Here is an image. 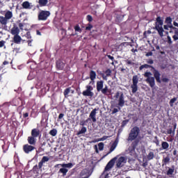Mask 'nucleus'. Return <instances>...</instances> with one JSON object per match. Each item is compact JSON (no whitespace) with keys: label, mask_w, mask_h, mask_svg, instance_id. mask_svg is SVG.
<instances>
[{"label":"nucleus","mask_w":178,"mask_h":178,"mask_svg":"<svg viewBox=\"0 0 178 178\" xmlns=\"http://www.w3.org/2000/svg\"><path fill=\"white\" fill-rule=\"evenodd\" d=\"M163 21L161 19V17H158L156 18V25L154 27V30H156L158 31L159 35L160 37H163Z\"/></svg>","instance_id":"obj_1"},{"label":"nucleus","mask_w":178,"mask_h":178,"mask_svg":"<svg viewBox=\"0 0 178 178\" xmlns=\"http://www.w3.org/2000/svg\"><path fill=\"white\" fill-rule=\"evenodd\" d=\"M13 17V13H12V11H7L4 15V17L0 16V24H1L2 26H6L9 20H10V19H12Z\"/></svg>","instance_id":"obj_2"},{"label":"nucleus","mask_w":178,"mask_h":178,"mask_svg":"<svg viewBox=\"0 0 178 178\" xmlns=\"http://www.w3.org/2000/svg\"><path fill=\"white\" fill-rule=\"evenodd\" d=\"M138 134H140V128L138 127H134L129 133L127 141H133L136 140V138L138 137Z\"/></svg>","instance_id":"obj_3"},{"label":"nucleus","mask_w":178,"mask_h":178,"mask_svg":"<svg viewBox=\"0 0 178 178\" xmlns=\"http://www.w3.org/2000/svg\"><path fill=\"white\" fill-rule=\"evenodd\" d=\"M144 76L147 77L145 81L147 82L152 88H154V87H155V78L154 76H152V74L149 72H145Z\"/></svg>","instance_id":"obj_4"},{"label":"nucleus","mask_w":178,"mask_h":178,"mask_svg":"<svg viewBox=\"0 0 178 178\" xmlns=\"http://www.w3.org/2000/svg\"><path fill=\"white\" fill-rule=\"evenodd\" d=\"M114 97L118 99V106L121 108L124 106V95L122 92H117Z\"/></svg>","instance_id":"obj_5"},{"label":"nucleus","mask_w":178,"mask_h":178,"mask_svg":"<svg viewBox=\"0 0 178 178\" xmlns=\"http://www.w3.org/2000/svg\"><path fill=\"white\" fill-rule=\"evenodd\" d=\"M137 84H138V76L135 75L132 78V84L131 85L133 94H136V92H137V90H138V86Z\"/></svg>","instance_id":"obj_6"},{"label":"nucleus","mask_w":178,"mask_h":178,"mask_svg":"<svg viewBox=\"0 0 178 178\" xmlns=\"http://www.w3.org/2000/svg\"><path fill=\"white\" fill-rule=\"evenodd\" d=\"M92 90H94L92 86L88 85V86H86V90H84L82 92V94H83V95H84V97H94V92H92Z\"/></svg>","instance_id":"obj_7"},{"label":"nucleus","mask_w":178,"mask_h":178,"mask_svg":"<svg viewBox=\"0 0 178 178\" xmlns=\"http://www.w3.org/2000/svg\"><path fill=\"white\" fill-rule=\"evenodd\" d=\"M50 15L51 13H49V11L42 10L38 14V20H47Z\"/></svg>","instance_id":"obj_8"},{"label":"nucleus","mask_w":178,"mask_h":178,"mask_svg":"<svg viewBox=\"0 0 178 178\" xmlns=\"http://www.w3.org/2000/svg\"><path fill=\"white\" fill-rule=\"evenodd\" d=\"M96 116H97V108H95L90 112L89 118L86 120V122H88V120H91L92 119V122L95 123V122H97Z\"/></svg>","instance_id":"obj_9"},{"label":"nucleus","mask_w":178,"mask_h":178,"mask_svg":"<svg viewBox=\"0 0 178 178\" xmlns=\"http://www.w3.org/2000/svg\"><path fill=\"white\" fill-rule=\"evenodd\" d=\"M126 162H127V159H126V157L124 156H121L118 159V160L117 161V168H122V166L124 165V163H126Z\"/></svg>","instance_id":"obj_10"},{"label":"nucleus","mask_w":178,"mask_h":178,"mask_svg":"<svg viewBox=\"0 0 178 178\" xmlns=\"http://www.w3.org/2000/svg\"><path fill=\"white\" fill-rule=\"evenodd\" d=\"M117 160L118 156L114 157L113 159H111L106 165L105 170H111V169L113 168V165H115V162H116Z\"/></svg>","instance_id":"obj_11"},{"label":"nucleus","mask_w":178,"mask_h":178,"mask_svg":"<svg viewBox=\"0 0 178 178\" xmlns=\"http://www.w3.org/2000/svg\"><path fill=\"white\" fill-rule=\"evenodd\" d=\"M152 70L154 79H156L157 83H162V81H161V73H159V71L156 70L154 67H152Z\"/></svg>","instance_id":"obj_12"},{"label":"nucleus","mask_w":178,"mask_h":178,"mask_svg":"<svg viewBox=\"0 0 178 178\" xmlns=\"http://www.w3.org/2000/svg\"><path fill=\"white\" fill-rule=\"evenodd\" d=\"M112 74V70L108 69L104 72V74H102L103 80H108V77L111 76Z\"/></svg>","instance_id":"obj_13"},{"label":"nucleus","mask_w":178,"mask_h":178,"mask_svg":"<svg viewBox=\"0 0 178 178\" xmlns=\"http://www.w3.org/2000/svg\"><path fill=\"white\" fill-rule=\"evenodd\" d=\"M35 149L33 146L29 145H24L23 146V149L26 154H29Z\"/></svg>","instance_id":"obj_14"},{"label":"nucleus","mask_w":178,"mask_h":178,"mask_svg":"<svg viewBox=\"0 0 178 178\" xmlns=\"http://www.w3.org/2000/svg\"><path fill=\"white\" fill-rule=\"evenodd\" d=\"M11 34H13V35H19V33H20V30L19 29V28L16 26H14L11 31H10Z\"/></svg>","instance_id":"obj_15"},{"label":"nucleus","mask_w":178,"mask_h":178,"mask_svg":"<svg viewBox=\"0 0 178 178\" xmlns=\"http://www.w3.org/2000/svg\"><path fill=\"white\" fill-rule=\"evenodd\" d=\"M104 88V81H99L97 82V90L98 92L101 91Z\"/></svg>","instance_id":"obj_16"},{"label":"nucleus","mask_w":178,"mask_h":178,"mask_svg":"<svg viewBox=\"0 0 178 178\" xmlns=\"http://www.w3.org/2000/svg\"><path fill=\"white\" fill-rule=\"evenodd\" d=\"M13 41L15 44H20V42H22V37L19 35H14Z\"/></svg>","instance_id":"obj_17"},{"label":"nucleus","mask_w":178,"mask_h":178,"mask_svg":"<svg viewBox=\"0 0 178 178\" xmlns=\"http://www.w3.org/2000/svg\"><path fill=\"white\" fill-rule=\"evenodd\" d=\"M40 136V130H38V129H33L31 131V136L32 137H38Z\"/></svg>","instance_id":"obj_18"},{"label":"nucleus","mask_w":178,"mask_h":178,"mask_svg":"<svg viewBox=\"0 0 178 178\" xmlns=\"http://www.w3.org/2000/svg\"><path fill=\"white\" fill-rule=\"evenodd\" d=\"M28 143L31 145H34L35 144V138L34 136L28 137Z\"/></svg>","instance_id":"obj_19"},{"label":"nucleus","mask_w":178,"mask_h":178,"mask_svg":"<svg viewBox=\"0 0 178 178\" xmlns=\"http://www.w3.org/2000/svg\"><path fill=\"white\" fill-rule=\"evenodd\" d=\"M56 67L58 69H60V70H62V69L65 67V64L62 61L58 60L56 63Z\"/></svg>","instance_id":"obj_20"},{"label":"nucleus","mask_w":178,"mask_h":178,"mask_svg":"<svg viewBox=\"0 0 178 178\" xmlns=\"http://www.w3.org/2000/svg\"><path fill=\"white\" fill-rule=\"evenodd\" d=\"M175 173V166H172L171 168H169L167 171V176H170V177Z\"/></svg>","instance_id":"obj_21"},{"label":"nucleus","mask_w":178,"mask_h":178,"mask_svg":"<svg viewBox=\"0 0 178 178\" xmlns=\"http://www.w3.org/2000/svg\"><path fill=\"white\" fill-rule=\"evenodd\" d=\"M97 77V73L95 71H90V79L92 81H94L95 79Z\"/></svg>","instance_id":"obj_22"},{"label":"nucleus","mask_w":178,"mask_h":178,"mask_svg":"<svg viewBox=\"0 0 178 178\" xmlns=\"http://www.w3.org/2000/svg\"><path fill=\"white\" fill-rule=\"evenodd\" d=\"M165 23L166 24L168 25L169 28H172V19L170 18V17H168L166 19H165Z\"/></svg>","instance_id":"obj_23"},{"label":"nucleus","mask_w":178,"mask_h":178,"mask_svg":"<svg viewBox=\"0 0 178 178\" xmlns=\"http://www.w3.org/2000/svg\"><path fill=\"white\" fill-rule=\"evenodd\" d=\"M22 6L24 9H31V8L30 7V3L29 1H24L22 3Z\"/></svg>","instance_id":"obj_24"},{"label":"nucleus","mask_w":178,"mask_h":178,"mask_svg":"<svg viewBox=\"0 0 178 178\" xmlns=\"http://www.w3.org/2000/svg\"><path fill=\"white\" fill-rule=\"evenodd\" d=\"M161 147L163 149H168L169 148V143L168 142H162Z\"/></svg>","instance_id":"obj_25"},{"label":"nucleus","mask_w":178,"mask_h":178,"mask_svg":"<svg viewBox=\"0 0 178 178\" xmlns=\"http://www.w3.org/2000/svg\"><path fill=\"white\" fill-rule=\"evenodd\" d=\"M49 134H50V136L55 137V136H56V134H58V130H56V129H53L52 130H51L49 131Z\"/></svg>","instance_id":"obj_26"},{"label":"nucleus","mask_w":178,"mask_h":178,"mask_svg":"<svg viewBox=\"0 0 178 178\" xmlns=\"http://www.w3.org/2000/svg\"><path fill=\"white\" fill-rule=\"evenodd\" d=\"M149 67H152H152H152V66H151V65H148V64H145V65H142L139 67V69H140V70H143V69H144V68H145V69H149Z\"/></svg>","instance_id":"obj_27"},{"label":"nucleus","mask_w":178,"mask_h":178,"mask_svg":"<svg viewBox=\"0 0 178 178\" xmlns=\"http://www.w3.org/2000/svg\"><path fill=\"white\" fill-rule=\"evenodd\" d=\"M87 132V128L82 127V129L77 133V136H80V134H84Z\"/></svg>","instance_id":"obj_28"},{"label":"nucleus","mask_w":178,"mask_h":178,"mask_svg":"<svg viewBox=\"0 0 178 178\" xmlns=\"http://www.w3.org/2000/svg\"><path fill=\"white\" fill-rule=\"evenodd\" d=\"M154 157L155 154H154V152H150L147 155V159H149V161H151V159H154Z\"/></svg>","instance_id":"obj_29"},{"label":"nucleus","mask_w":178,"mask_h":178,"mask_svg":"<svg viewBox=\"0 0 178 178\" xmlns=\"http://www.w3.org/2000/svg\"><path fill=\"white\" fill-rule=\"evenodd\" d=\"M48 3V0H39V4L41 6H45Z\"/></svg>","instance_id":"obj_30"},{"label":"nucleus","mask_w":178,"mask_h":178,"mask_svg":"<svg viewBox=\"0 0 178 178\" xmlns=\"http://www.w3.org/2000/svg\"><path fill=\"white\" fill-rule=\"evenodd\" d=\"M67 169L65 168H62L60 169L59 172H60V173H63V176H66V173H67Z\"/></svg>","instance_id":"obj_31"},{"label":"nucleus","mask_w":178,"mask_h":178,"mask_svg":"<svg viewBox=\"0 0 178 178\" xmlns=\"http://www.w3.org/2000/svg\"><path fill=\"white\" fill-rule=\"evenodd\" d=\"M135 149H136V147L133 144L128 149V150L129 151V152H131V154H133Z\"/></svg>","instance_id":"obj_32"},{"label":"nucleus","mask_w":178,"mask_h":178,"mask_svg":"<svg viewBox=\"0 0 178 178\" xmlns=\"http://www.w3.org/2000/svg\"><path fill=\"white\" fill-rule=\"evenodd\" d=\"M62 168H72L73 166V164L72 163H69L67 164H60Z\"/></svg>","instance_id":"obj_33"},{"label":"nucleus","mask_w":178,"mask_h":178,"mask_svg":"<svg viewBox=\"0 0 178 178\" xmlns=\"http://www.w3.org/2000/svg\"><path fill=\"white\" fill-rule=\"evenodd\" d=\"M176 101H177V97H173L171 99L170 101V106H173V104H175Z\"/></svg>","instance_id":"obj_34"},{"label":"nucleus","mask_w":178,"mask_h":178,"mask_svg":"<svg viewBox=\"0 0 178 178\" xmlns=\"http://www.w3.org/2000/svg\"><path fill=\"white\" fill-rule=\"evenodd\" d=\"M71 90L70 88H68L67 89L65 90L64 91V95L65 97V98H67V95H69V93L70 92Z\"/></svg>","instance_id":"obj_35"},{"label":"nucleus","mask_w":178,"mask_h":178,"mask_svg":"<svg viewBox=\"0 0 178 178\" xmlns=\"http://www.w3.org/2000/svg\"><path fill=\"white\" fill-rule=\"evenodd\" d=\"M101 92H102V94H104V95H106V94L108 93V86H105L104 88H102L101 90Z\"/></svg>","instance_id":"obj_36"},{"label":"nucleus","mask_w":178,"mask_h":178,"mask_svg":"<svg viewBox=\"0 0 178 178\" xmlns=\"http://www.w3.org/2000/svg\"><path fill=\"white\" fill-rule=\"evenodd\" d=\"M170 161V158L169 156H166L163 159V163H165V165H166V163H169Z\"/></svg>","instance_id":"obj_37"},{"label":"nucleus","mask_w":178,"mask_h":178,"mask_svg":"<svg viewBox=\"0 0 178 178\" xmlns=\"http://www.w3.org/2000/svg\"><path fill=\"white\" fill-rule=\"evenodd\" d=\"M176 129V125H175V127H174V130L173 129L170 128V129L168 130L167 133L168 134H173V136L175 135V129Z\"/></svg>","instance_id":"obj_38"},{"label":"nucleus","mask_w":178,"mask_h":178,"mask_svg":"<svg viewBox=\"0 0 178 178\" xmlns=\"http://www.w3.org/2000/svg\"><path fill=\"white\" fill-rule=\"evenodd\" d=\"M172 38H173L174 41H177V40H178V32L177 31L175 32V35H172Z\"/></svg>","instance_id":"obj_39"},{"label":"nucleus","mask_w":178,"mask_h":178,"mask_svg":"<svg viewBox=\"0 0 178 178\" xmlns=\"http://www.w3.org/2000/svg\"><path fill=\"white\" fill-rule=\"evenodd\" d=\"M48 161H49V158H48V156H43L41 160L43 163H45V162H48Z\"/></svg>","instance_id":"obj_40"},{"label":"nucleus","mask_w":178,"mask_h":178,"mask_svg":"<svg viewBox=\"0 0 178 178\" xmlns=\"http://www.w3.org/2000/svg\"><path fill=\"white\" fill-rule=\"evenodd\" d=\"M99 151H102L104 149V143H99L98 144Z\"/></svg>","instance_id":"obj_41"},{"label":"nucleus","mask_w":178,"mask_h":178,"mask_svg":"<svg viewBox=\"0 0 178 178\" xmlns=\"http://www.w3.org/2000/svg\"><path fill=\"white\" fill-rule=\"evenodd\" d=\"M115 148H116V143H114L111 145V148H110V152H112L113 151H114V150H115Z\"/></svg>","instance_id":"obj_42"},{"label":"nucleus","mask_w":178,"mask_h":178,"mask_svg":"<svg viewBox=\"0 0 178 178\" xmlns=\"http://www.w3.org/2000/svg\"><path fill=\"white\" fill-rule=\"evenodd\" d=\"M75 31H78L79 33H81V28L79 25L75 26L74 27Z\"/></svg>","instance_id":"obj_43"},{"label":"nucleus","mask_w":178,"mask_h":178,"mask_svg":"<svg viewBox=\"0 0 178 178\" xmlns=\"http://www.w3.org/2000/svg\"><path fill=\"white\" fill-rule=\"evenodd\" d=\"M109 136H104L102 138L98 139V141H105L107 138H108Z\"/></svg>","instance_id":"obj_44"},{"label":"nucleus","mask_w":178,"mask_h":178,"mask_svg":"<svg viewBox=\"0 0 178 178\" xmlns=\"http://www.w3.org/2000/svg\"><path fill=\"white\" fill-rule=\"evenodd\" d=\"M167 42H168V43L170 44H172V38H171L170 36H169V35L167 36Z\"/></svg>","instance_id":"obj_45"},{"label":"nucleus","mask_w":178,"mask_h":178,"mask_svg":"<svg viewBox=\"0 0 178 178\" xmlns=\"http://www.w3.org/2000/svg\"><path fill=\"white\" fill-rule=\"evenodd\" d=\"M161 81H163V83H168V81H169V79L166 77H163Z\"/></svg>","instance_id":"obj_46"},{"label":"nucleus","mask_w":178,"mask_h":178,"mask_svg":"<svg viewBox=\"0 0 178 178\" xmlns=\"http://www.w3.org/2000/svg\"><path fill=\"white\" fill-rule=\"evenodd\" d=\"M147 34H151V31H145V32H144L143 35H144V37H145V38H147Z\"/></svg>","instance_id":"obj_47"},{"label":"nucleus","mask_w":178,"mask_h":178,"mask_svg":"<svg viewBox=\"0 0 178 178\" xmlns=\"http://www.w3.org/2000/svg\"><path fill=\"white\" fill-rule=\"evenodd\" d=\"M147 63H148L149 65H152V64H154V60H151V59L147 60Z\"/></svg>","instance_id":"obj_48"},{"label":"nucleus","mask_w":178,"mask_h":178,"mask_svg":"<svg viewBox=\"0 0 178 178\" xmlns=\"http://www.w3.org/2000/svg\"><path fill=\"white\" fill-rule=\"evenodd\" d=\"M87 19L88 22H92V17L91 15H88Z\"/></svg>","instance_id":"obj_49"},{"label":"nucleus","mask_w":178,"mask_h":178,"mask_svg":"<svg viewBox=\"0 0 178 178\" xmlns=\"http://www.w3.org/2000/svg\"><path fill=\"white\" fill-rule=\"evenodd\" d=\"M5 45V41L1 40L0 41V48H2Z\"/></svg>","instance_id":"obj_50"},{"label":"nucleus","mask_w":178,"mask_h":178,"mask_svg":"<svg viewBox=\"0 0 178 178\" xmlns=\"http://www.w3.org/2000/svg\"><path fill=\"white\" fill-rule=\"evenodd\" d=\"M44 162L41 161L38 163V168L39 169H41V168H42V165H43Z\"/></svg>","instance_id":"obj_51"},{"label":"nucleus","mask_w":178,"mask_h":178,"mask_svg":"<svg viewBox=\"0 0 178 178\" xmlns=\"http://www.w3.org/2000/svg\"><path fill=\"white\" fill-rule=\"evenodd\" d=\"M92 29V25L89 24L88 26H86V30H91Z\"/></svg>","instance_id":"obj_52"},{"label":"nucleus","mask_w":178,"mask_h":178,"mask_svg":"<svg viewBox=\"0 0 178 178\" xmlns=\"http://www.w3.org/2000/svg\"><path fill=\"white\" fill-rule=\"evenodd\" d=\"M142 166H143V168H147V166H148V162H145L142 164Z\"/></svg>","instance_id":"obj_53"},{"label":"nucleus","mask_w":178,"mask_h":178,"mask_svg":"<svg viewBox=\"0 0 178 178\" xmlns=\"http://www.w3.org/2000/svg\"><path fill=\"white\" fill-rule=\"evenodd\" d=\"M86 122H87V120L86 121H81L80 126H84V124H86Z\"/></svg>","instance_id":"obj_54"},{"label":"nucleus","mask_w":178,"mask_h":178,"mask_svg":"<svg viewBox=\"0 0 178 178\" xmlns=\"http://www.w3.org/2000/svg\"><path fill=\"white\" fill-rule=\"evenodd\" d=\"M107 57L108 58V59H111V60H113V59H115V58H113V56L111 55H108Z\"/></svg>","instance_id":"obj_55"},{"label":"nucleus","mask_w":178,"mask_h":178,"mask_svg":"<svg viewBox=\"0 0 178 178\" xmlns=\"http://www.w3.org/2000/svg\"><path fill=\"white\" fill-rule=\"evenodd\" d=\"M63 116H65V114L63 113H60L58 116V119H62V118H63Z\"/></svg>","instance_id":"obj_56"},{"label":"nucleus","mask_w":178,"mask_h":178,"mask_svg":"<svg viewBox=\"0 0 178 178\" xmlns=\"http://www.w3.org/2000/svg\"><path fill=\"white\" fill-rule=\"evenodd\" d=\"M117 112H119V110L118 108H114L113 110V113H117Z\"/></svg>","instance_id":"obj_57"},{"label":"nucleus","mask_w":178,"mask_h":178,"mask_svg":"<svg viewBox=\"0 0 178 178\" xmlns=\"http://www.w3.org/2000/svg\"><path fill=\"white\" fill-rule=\"evenodd\" d=\"M18 26L21 30H23V24L19 23Z\"/></svg>","instance_id":"obj_58"},{"label":"nucleus","mask_w":178,"mask_h":178,"mask_svg":"<svg viewBox=\"0 0 178 178\" xmlns=\"http://www.w3.org/2000/svg\"><path fill=\"white\" fill-rule=\"evenodd\" d=\"M146 56H152V52H148L146 54Z\"/></svg>","instance_id":"obj_59"},{"label":"nucleus","mask_w":178,"mask_h":178,"mask_svg":"<svg viewBox=\"0 0 178 178\" xmlns=\"http://www.w3.org/2000/svg\"><path fill=\"white\" fill-rule=\"evenodd\" d=\"M169 27H170V26H169V25H168V24H167V25H164V29H165V30H169Z\"/></svg>","instance_id":"obj_60"},{"label":"nucleus","mask_w":178,"mask_h":178,"mask_svg":"<svg viewBox=\"0 0 178 178\" xmlns=\"http://www.w3.org/2000/svg\"><path fill=\"white\" fill-rule=\"evenodd\" d=\"M127 65H133V63L130 60L127 61Z\"/></svg>","instance_id":"obj_61"},{"label":"nucleus","mask_w":178,"mask_h":178,"mask_svg":"<svg viewBox=\"0 0 178 178\" xmlns=\"http://www.w3.org/2000/svg\"><path fill=\"white\" fill-rule=\"evenodd\" d=\"M174 26H175V27H178V23L176 22H174Z\"/></svg>","instance_id":"obj_62"},{"label":"nucleus","mask_w":178,"mask_h":178,"mask_svg":"<svg viewBox=\"0 0 178 178\" xmlns=\"http://www.w3.org/2000/svg\"><path fill=\"white\" fill-rule=\"evenodd\" d=\"M155 143L156 144V145H159V140L156 139Z\"/></svg>","instance_id":"obj_63"},{"label":"nucleus","mask_w":178,"mask_h":178,"mask_svg":"<svg viewBox=\"0 0 178 178\" xmlns=\"http://www.w3.org/2000/svg\"><path fill=\"white\" fill-rule=\"evenodd\" d=\"M29 116V113H26L24 114V118H27Z\"/></svg>","instance_id":"obj_64"}]
</instances>
